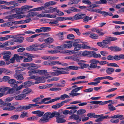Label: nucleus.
Wrapping results in <instances>:
<instances>
[{"instance_id": "nucleus-6", "label": "nucleus", "mask_w": 124, "mask_h": 124, "mask_svg": "<svg viewBox=\"0 0 124 124\" xmlns=\"http://www.w3.org/2000/svg\"><path fill=\"white\" fill-rule=\"evenodd\" d=\"M51 28L47 27H40L39 29L36 30L35 31L37 33L49 31L51 30Z\"/></svg>"}, {"instance_id": "nucleus-41", "label": "nucleus", "mask_w": 124, "mask_h": 124, "mask_svg": "<svg viewBox=\"0 0 124 124\" xmlns=\"http://www.w3.org/2000/svg\"><path fill=\"white\" fill-rule=\"evenodd\" d=\"M108 109L110 111H112L116 109L112 105V103H109L108 106Z\"/></svg>"}, {"instance_id": "nucleus-38", "label": "nucleus", "mask_w": 124, "mask_h": 124, "mask_svg": "<svg viewBox=\"0 0 124 124\" xmlns=\"http://www.w3.org/2000/svg\"><path fill=\"white\" fill-rule=\"evenodd\" d=\"M44 8V7L42 6L40 7L33 8L32 9H31V11H35L43 10H45Z\"/></svg>"}, {"instance_id": "nucleus-23", "label": "nucleus", "mask_w": 124, "mask_h": 124, "mask_svg": "<svg viewBox=\"0 0 124 124\" xmlns=\"http://www.w3.org/2000/svg\"><path fill=\"white\" fill-rule=\"evenodd\" d=\"M60 53L63 54H66L69 53L70 54H74L76 53L74 50L70 51V50H63L60 52Z\"/></svg>"}, {"instance_id": "nucleus-18", "label": "nucleus", "mask_w": 124, "mask_h": 124, "mask_svg": "<svg viewBox=\"0 0 124 124\" xmlns=\"http://www.w3.org/2000/svg\"><path fill=\"white\" fill-rule=\"evenodd\" d=\"M40 45L35 44L31 45V51H37L38 50H41L42 49L39 48Z\"/></svg>"}, {"instance_id": "nucleus-44", "label": "nucleus", "mask_w": 124, "mask_h": 124, "mask_svg": "<svg viewBox=\"0 0 124 124\" xmlns=\"http://www.w3.org/2000/svg\"><path fill=\"white\" fill-rule=\"evenodd\" d=\"M65 33V32H60L57 34V35L60 39L62 40L63 39V35Z\"/></svg>"}, {"instance_id": "nucleus-11", "label": "nucleus", "mask_w": 124, "mask_h": 124, "mask_svg": "<svg viewBox=\"0 0 124 124\" xmlns=\"http://www.w3.org/2000/svg\"><path fill=\"white\" fill-rule=\"evenodd\" d=\"M88 56L89 57L93 56L94 58H96L98 57H101V55L100 54H96L94 51H89Z\"/></svg>"}, {"instance_id": "nucleus-64", "label": "nucleus", "mask_w": 124, "mask_h": 124, "mask_svg": "<svg viewBox=\"0 0 124 124\" xmlns=\"http://www.w3.org/2000/svg\"><path fill=\"white\" fill-rule=\"evenodd\" d=\"M60 98H61L62 100H64L65 98H69L70 97L67 94H64L63 95H61Z\"/></svg>"}, {"instance_id": "nucleus-43", "label": "nucleus", "mask_w": 124, "mask_h": 124, "mask_svg": "<svg viewBox=\"0 0 124 124\" xmlns=\"http://www.w3.org/2000/svg\"><path fill=\"white\" fill-rule=\"evenodd\" d=\"M92 17H89L88 16H85L83 18V21L85 23H87L89 20H91L92 19Z\"/></svg>"}, {"instance_id": "nucleus-62", "label": "nucleus", "mask_w": 124, "mask_h": 124, "mask_svg": "<svg viewBox=\"0 0 124 124\" xmlns=\"http://www.w3.org/2000/svg\"><path fill=\"white\" fill-rule=\"evenodd\" d=\"M19 117V116L17 115H15L12 116L10 117V118L14 120H17Z\"/></svg>"}, {"instance_id": "nucleus-28", "label": "nucleus", "mask_w": 124, "mask_h": 124, "mask_svg": "<svg viewBox=\"0 0 124 124\" xmlns=\"http://www.w3.org/2000/svg\"><path fill=\"white\" fill-rule=\"evenodd\" d=\"M53 12L55 11H56L57 12V15L59 16H62L64 15L63 13L61 11H59V10L57 9V7L53 8Z\"/></svg>"}, {"instance_id": "nucleus-35", "label": "nucleus", "mask_w": 124, "mask_h": 124, "mask_svg": "<svg viewBox=\"0 0 124 124\" xmlns=\"http://www.w3.org/2000/svg\"><path fill=\"white\" fill-rule=\"evenodd\" d=\"M15 38L17 39V40L16 41L17 42L20 43L23 42L24 39V38L23 37H20L18 36H16V37Z\"/></svg>"}, {"instance_id": "nucleus-5", "label": "nucleus", "mask_w": 124, "mask_h": 124, "mask_svg": "<svg viewBox=\"0 0 124 124\" xmlns=\"http://www.w3.org/2000/svg\"><path fill=\"white\" fill-rule=\"evenodd\" d=\"M8 92L10 94L14 93V94H18L21 93V91L19 86L16 89L11 88L8 89Z\"/></svg>"}, {"instance_id": "nucleus-45", "label": "nucleus", "mask_w": 124, "mask_h": 124, "mask_svg": "<svg viewBox=\"0 0 124 124\" xmlns=\"http://www.w3.org/2000/svg\"><path fill=\"white\" fill-rule=\"evenodd\" d=\"M66 83V82L64 80H62L61 82V85H60L59 84H57L55 86H56L58 87H63L66 86L65 85V84Z\"/></svg>"}, {"instance_id": "nucleus-59", "label": "nucleus", "mask_w": 124, "mask_h": 124, "mask_svg": "<svg viewBox=\"0 0 124 124\" xmlns=\"http://www.w3.org/2000/svg\"><path fill=\"white\" fill-rule=\"evenodd\" d=\"M91 63L88 68V69L90 70L92 69H95L96 64H95L92 63Z\"/></svg>"}, {"instance_id": "nucleus-42", "label": "nucleus", "mask_w": 124, "mask_h": 124, "mask_svg": "<svg viewBox=\"0 0 124 124\" xmlns=\"http://www.w3.org/2000/svg\"><path fill=\"white\" fill-rule=\"evenodd\" d=\"M59 78L54 77L52 78H50L48 79L47 80V82H51L54 81H56L58 80L59 79Z\"/></svg>"}, {"instance_id": "nucleus-40", "label": "nucleus", "mask_w": 124, "mask_h": 124, "mask_svg": "<svg viewBox=\"0 0 124 124\" xmlns=\"http://www.w3.org/2000/svg\"><path fill=\"white\" fill-rule=\"evenodd\" d=\"M14 57H15V60H16L17 62H20V59H22L24 58L23 56H19V55L16 54L14 55Z\"/></svg>"}, {"instance_id": "nucleus-50", "label": "nucleus", "mask_w": 124, "mask_h": 124, "mask_svg": "<svg viewBox=\"0 0 124 124\" xmlns=\"http://www.w3.org/2000/svg\"><path fill=\"white\" fill-rule=\"evenodd\" d=\"M86 112V110L84 109H81L78 111L77 112V114L78 115H80L85 113Z\"/></svg>"}, {"instance_id": "nucleus-14", "label": "nucleus", "mask_w": 124, "mask_h": 124, "mask_svg": "<svg viewBox=\"0 0 124 124\" xmlns=\"http://www.w3.org/2000/svg\"><path fill=\"white\" fill-rule=\"evenodd\" d=\"M37 68L35 64L31 63V73H38L39 70L36 69Z\"/></svg>"}, {"instance_id": "nucleus-63", "label": "nucleus", "mask_w": 124, "mask_h": 124, "mask_svg": "<svg viewBox=\"0 0 124 124\" xmlns=\"http://www.w3.org/2000/svg\"><path fill=\"white\" fill-rule=\"evenodd\" d=\"M16 82V80L13 79H10L8 81V83L10 85L15 83Z\"/></svg>"}, {"instance_id": "nucleus-20", "label": "nucleus", "mask_w": 124, "mask_h": 124, "mask_svg": "<svg viewBox=\"0 0 124 124\" xmlns=\"http://www.w3.org/2000/svg\"><path fill=\"white\" fill-rule=\"evenodd\" d=\"M42 59L47 60H53L58 59V57H51L50 56H43L41 57Z\"/></svg>"}, {"instance_id": "nucleus-30", "label": "nucleus", "mask_w": 124, "mask_h": 124, "mask_svg": "<svg viewBox=\"0 0 124 124\" xmlns=\"http://www.w3.org/2000/svg\"><path fill=\"white\" fill-rule=\"evenodd\" d=\"M20 13H18L14 14V18L17 19H20L25 16V15H21Z\"/></svg>"}, {"instance_id": "nucleus-31", "label": "nucleus", "mask_w": 124, "mask_h": 124, "mask_svg": "<svg viewBox=\"0 0 124 124\" xmlns=\"http://www.w3.org/2000/svg\"><path fill=\"white\" fill-rule=\"evenodd\" d=\"M73 108L71 109V110L70 111V115L72 114L75 113L77 111L76 109H78V107L75 106H72Z\"/></svg>"}, {"instance_id": "nucleus-36", "label": "nucleus", "mask_w": 124, "mask_h": 124, "mask_svg": "<svg viewBox=\"0 0 124 124\" xmlns=\"http://www.w3.org/2000/svg\"><path fill=\"white\" fill-rule=\"evenodd\" d=\"M80 68V67L76 66H69V67H68L67 68H66V69H67L68 70V71L67 72V74H68V72L69 71V70L68 69L73 70H78ZM66 74H67V73Z\"/></svg>"}, {"instance_id": "nucleus-47", "label": "nucleus", "mask_w": 124, "mask_h": 124, "mask_svg": "<svg viewBox=\"0 0 124 124\" xmlns=\"http://www.w3.org/2000/svg\"><path fill=\"white\" fill-rule=\"evenodd\" d=\"M53 40L52 38L49 37L45 40L44 41L46 43H50L52 42Z\"/></svg>"}, {"instance_id": "nucleus-4", "label": "nucleus", "mask_w": 124, "mask_h": 124, "mask_svg": "<svg viewBox=\"0 0 124 124\" xmlns=\"http://www.w3.org/2000/svg\"><path fill=\"white\" fill-rule=\"evenodd\" d=\"M51 112H47L45 113L40 120V121L42 123H45L48 122L50 118Z\"/></svg>"}, {"instance_id": "nucleus-2", "label": "nucleus", "mask_w": 124, "mask_h": 124, "mask_svg": "<svg viewBox=\"0 0 124 124\" xmlns=\"http://www.w3.org/2000/svg\"><path fill=\"white\" fill-rule=\"evenodd\" d=\"M117 39L116 37H108L106 38L105 39L103 40L102 42H99L97 43L98 46L104 48H106L110 47L108 46V44L109 42L113 41L116 40Z\"/></svg>"}, {"instance_id": "nucleus-53", "label": "nucleus", "mask_w": 124, "mask_h": 124, "mask_svg": "<svg viewBox=\"0 0 124 124\" xmlns=\"http://www.w3.org/2000/svg\"><path fill=\"white\" fill-rule=\"evenodd\" d=\"M62 106V105L61 103H60L53 105L52 106V108H53L57 109L59 108Z\"/></svg>"}, {"instance_id": "nucleus-27", "label": "nucleus", "mask_w": 124, "mask_h": 124, "mask_svg": "<svg viewBox=\"0 0 124 124\" xmlns=\"http://www.w3.org/2000/svg\"><path fill=\"white\" fill-rule=\"evenodd\" d=\"M115 71V69L112 68L110 67L107 68L106 71V73L109 75L111 74Z\"/></svg>"}, {"instance_id": "nucleus-9", "label": "nucleus", "mask_w": 124, "mask_h": 124, "mask_svg": "<svg viewBox=\"0 0 124 124\" xmlns=\"http://www.w3.org/2000/svg\"><path fill=\"white\" fill-rule=\"evenodd\" d=\"M46 79L44 76L38 77L37 81H36L35 82H33L31 81V85H34L35 84H38L41 83L45 82V80Z\"/></svg>"}, {"instance_id": "nucleus-51", "label": "nucleus", "mask_w": 124, "mask_h": 124, "mask_svg": "<svg viewBox=\"0 0 124 124\" xmlns=\"http://www.w3.org/2000/svg\"><path fill=\"white\" fill-rule=\"evenodd\" d=\"M78 2V0H71L68 3V5H71L73 4H77Z\"/></svg>"}, {"instance_id": "nucleus-56", "label": "nucleus", "mask_w": 124, "mask_h": 124, "mask_svg": "<svg viewBox=\"0 0 124 124\" xmlns=\"http://www.w3.org/2000/svg\"><path fill=\"white\" fill-rule=\"evenodd\" d=\"M50 99V98H45L43 99L40 102L38 103H37L39 104H43L44 103V101H48Z\"/></svg>"}, {"instance_id": "nucleus-46", "label": "nucleus", "mask_w": 124, "mask_h": 124, "mask_svg": "<svg viewBox=\"0 0 124 124\" xmlns=\"http://www.w3.org/2000/svg\"><path fill=\"white\" fill-rule=\"evenodd\" d=\"M31 104H30L28 106H20V108L22 109L23 110H27L31 108Z\"/></svg>"}, {"instance_id": "nucleus-49", "label": "nucleus", "mask_w": 124, "mask_h": 124, "mask_svg": "<svg viewBox=\"0 0 124 124\" xmlns=\"http://www.w3.org/2000/svg\"><path fill=\"white\" fill-rule=\"evenodd\" d=\"M47 70H39L38 73L40 75H44L47 73Z\"/></svg>"}, {"instance_id": "nucleus-17", "label": "nucleus", "mask_w": 124, "mask_h": 124, "mask_svg": "<svg viewBox=\"0 0 124 124\" xmlns=\"http://www.w3.org/2000/svg\"><path fill=\"white\" fill-rule=\"evenodd\" d=\"M112 101V100H109L105 102H102L101 101H92L90 102V103L91 104H99L100 105H103L105 104V102H109L111 101Z\"/></svg>"}, {"instance_id": "nucleus-37", "label": "nucleus", "mask_w": 124, "mask_h": 124, "mask_svg": "<svg viewBox=\"0 0 124 124\" xmlns=\"http://www.w3.org/2000/svg\"><path fill=\"white\" fill-rule=\"evenodd\" d=\"M72 46V43L70 41L68 42L66 44L63 45V47L64 48H71Z\"/></svg>"}, {"instance_id": "nucleus-58", "label": "nucleus", "mask_w": 124, "mask_h": 124, "mask_svg": "<svg viewBox=\"0 0 124 124\" xmlns=\"http://www.w3.org/2000/svg\"><path fill=\"white\" fill-rule=\"evenodd\" d=\"M10 78L9 77L7 76H5L3 77L2 79L3 81L7 82L8 81Z\"/></svg>"}, {"instance_id": "nucleus-57", "label": "nucleus", "mask_w": 124, "mask_h": 124, "mask_svg": "<svg viewBox=\"0 0 124 124\" xmlns=\"http://www.w3.org/2000/svg\"><path fill=\"white\" fill-rule=\"evenodd\" d=\"M58 22L56 20H53V21L50 22H49V24H55V26H57L59 25V24L58 23Z\"/></svg>"}, {"instance_id": "nucleus-12", "label": "nucleus", "mask_w": 124, "mask_h": 124, "mask_svg": "<svg viewBox=\"0 0 124 124\" xmlns=\"http://www.w3.org/2000/svg\"><path fill=\"white\" fill-rule=\"evenodd\" d=\"M31 85V82L29 81H28L23 83L22 84L19 85V87L20 90L23 88L24 87L25 88L28 87H30Z\"/></svg>"}, {"instance_id": "nucleus-29", "label": "nucleus", "mask_w": 124, "mask_h": 124, "mask_svg": "<svg viewBox=\"0 0 124 124\" xmlns=\"http://www.w3.org/2000/svg\"><path fill=\"white\" fill-rule=\"evenodd\" d=\"M110 118H118L120 120H122L124 119V116L123 115L117 114L110 117Z\"/></svg>"}, {"instance_id": "nucleus-13", "label": "nucleus", "mask_w": 124, "mask_h": 124, "mask_svg": "<svg viewBox=\"0 0 124 124\" xmlns=\"http://www.w3.org/2000/svg\"><path fill=\"white\" fill-rule=\"evenodd\" d=\"M70 119H73L77 121L78 123H79L81 121L80 119L79 118V116L77 115H73L70 116Z\"/></svg>"}, {"instance_id": "nucleus-52", "label": "nucleus", "mask_w": 124, "mask_h": 124, "mask_svg": "<svg viewBox=\"0 0 124 124\" xmlns=\"http://www.w3.org/2000/svg\"><path fill=\"white\" fill-rule=\"evenodd\" d=\"M51 85L47 84L45 85L39 86V88L40 89L49 88L51 87Z\"/></svg>"}, {"instance_id": "nucleus-7", "label": "nucleus", "mask_w": 124, "mask_h": 124, "mask_svg": "<svg viewBox=\"0 0 124 124\" xmlns=\"http://www.w3.org/2000/svg\"><path fill=\"white\" fill-rule=\"evenodd\" d=\"M37 17H48L50 18H54L56 17V15H52L50 14H47L45 13H43L41 14H37Z\"/></svg>"}, {"instance_id": "nucleus-54", "label": "nucleus", "mask_w": 124, "mask_h": 124, "mask_svg": "<svg viewBox=\"0 0 124 124\" xmlns=\"http://www.w3.org/2000/svg\"><path fill=\"white\" fill-rule=\"evenodd\" d=\"M110 121L113 123L117 124L119 122V120L117 119L112 118L110 120Z\"/></svg>"}, {"instance_id": "nucleus-3", "label": "nucleus", "mask_w": 124, "mask_h": 124, "mask_svg": "<svg viewBox=\"0 0 124 124\" xmlns=\"http://www.w3.org/2000/svg\"><path fill=\"white\" fill-rule=\"evenodd\" d=\"M0 105L4 106L6 105V107L3 108V110H4L11 111L16 109V108L14 106H11V103H9L7 104L1 99H0Z\"/></svg>"}, {"instance_id": "nucleus-16", "label": "nucleus", "mask_w": 124, "mask_h": 124, "mask_svg": "<svg viewBox=\"0 0 124 124\" xmlns=\"http://www.w3.org/2000/svg\"><path fill=\"white\" fill-rule=\"evenodd\" d=\"M108 49L115 52H119L122 50V49L117 46H112L108 47Z\"/></svg>"}, {"instance_id": "nucleus-22", "label": "nucleus", "mask_w": 124, "mask_h": 124, "mask_svg": "<svg viewBox=\"0 0 124 124\" xmlns=\"http://www.w3.org/2000/svg\"><path fill=\"white\" fill-rule=\"evenodd\" d=\"M87 116L90 118H97L100 116V115H95L94 113H88L87 115Z\"/></svg>"}, {"instance_id": "nucleus-24", "label": "nucleus", "mask_w": 124, "mask_h": 124, "mask_svg": "<svg viewBox=\"0 0 124 124\" xmlns=\"http://www.w3.org/2000/svg\"><path fill=\"white\" fill-rule=\"evenodd\" d=\"M14 77L16 78L19 81L23 80L24 78L23 76L21 75H18V74L15 73L14 75Z\"/></svg>"}, {"instance_id": "nucleus-32", "label": "nucleus", "mask_w": 124, "mask_h": 124, "mask_svg": "<svg viewBox=\"0 0 124 124\" xmlns=\"http://www.w3.org/2000/svg\"><path fill=\"white\" fill-rule=\"evenodd\" d=\"M69 94L71 96L74 97L77 96L81 94V93H77L75 92L74 91L73 89L71 91L70 93H69Z\"/></svg>"}, {"instance_id": "nucleus-60", "label": "nucleus", "mask_w": 124, "mask_h": 124, "mask_svg": "<svg viewBox=\"0 0 124 124\" xmlns=\"http://www.w3.org/2000/svg\"><path fill=\"white\" fill-rule=\"evenodd\" d=\"M89 62L90 63H92L95 64H96L99 63V61L96 59H92Z\"/></svg>"}, {"instance_id": "nucleus-34", "label": "nucleus", "mask_w": 124, "mask_h": 124, "mask_svg": "<svg viewBox=\"0 0 124 124\" xmlns=\"http://www.w3.org/2000/svg\"><path fill=\"white\" fill-rule=\"evenodd\" d=\"M89 37L93 39H97L99 38V36L98 35L94 33H91L89 36Z\"/></svg>"}, {"instance_id": "nucleus-39", "label": "nucleus", "mask_w": 124, "mask_h": 124, "mask_svg": "<svg viewBox=\"0 0 124 124\" xmlns=\"http://www.w3.org/2000/svg\"><path fill=\"white\" fill-rule=\"evenodd\" d=\"M66 120L64 119L61 118L60 116L57 117L56 119V122L59 123H65Z\"/></svg>"}, {"instance_id": "nucleus-48", "label": "nucleus", "mask_w": 124, "mask_h": 124, "mask_svg": "<svg viewBox=\"0 0 124 124\" xmlns=\"http://www.w3.org/2000/svg\"><path fill=\"white\" fill-rule=\"evenodd\" d=\"M70 30L71 31H74L76 32L77 34L80 36V35L81 33L79 32V29L78 28H71L70 29Z\"/></svg>"}, {"instance_id": "nucleus-1", "label": "nucleus", "mask_w": 124, "mask_h": 124, "mask_svg": "<svg viewBox=\"0 0 124 124\" xmlns=\"http://www.w3.org/2000/svg\"><path fill=\"white\" fill-rule=\"evenodd\" d=\"M57 69L59 70H54V72L50 73L48 72L47 71V73L45 75L44 77L45 79H46L51 77V76L49 74L53 76H58L61 74L67 73L68 70L67 69L62 68H59Z\"/></svg>"}, {"instance_id": "nucleus-25", "label": "nucleus", "mask_w": 124, "mask_h": 124, "mask_svg": "<svg viewBox=\"0 0 124 124\" xmlns=\"http://www.w3.org/2000/svg\"><path fill=\"white\" fill-rule=\"evenodd\" d=\"M60 115V113L59 112L54 111L52 113H51L50 118H52L54 117H56V118L57 119V117H58Z\"/></svg>"}, {"instance_id": "nucleus-8", "label": "nucleus", "mask_w": 124, "mask_h": 124, "mask_svg": "<svg viewBox=\"0 0 124 124\" xmlns=\"http://www.w3.org/2000/svg\"><path fill=\"white\" fill-rule=\"evenodd\" d=\"M19 12L21 14L24 13V11H27L31 8V6L24 5L22 7L20 8H19Z\"/></svg>"}, {"instance_id": "nucleus-19", "label": "nucleus", "mask_w": 124, "mask_h": 124, "mask_svg": "<svg viewBox=\"0 0 124 124\" xmlns=\"http://www.w3.org/2000/svg\"><path fill=\"white\" fill-rule=\"evenodd\" d=\"M59 64L61 65H64L65 64L63 63H61L59 61H52L49 62V65L53 66L55 65L56 64Z\"/></svg>"}, {"instance_id": "nucleus-55", "label": "nucleus", "mask_w": 124, "mask_h": 124, "mask_svg": "<svg viewBox=\"0 0 124 124\" xmlns=\"http://www.w3.org/2000/svg\"><path fill=\"white\" fill-rule=\"evenodd\" d=\"M9 88H10L9 87H2L0 88V91L2 92H5Z\"/></svg>"}, {"instance_id": "nucleus-33", "label": "nucleus", "mask_w": 124, "mask_h": 124, "mask_svg": "<svg viewBox=\"0 0 124 124\" xmlns=\"http://www.w3.org/2000/svg\"><path fill=\"white\" fill-rule=\"evenodd\" d=\"M49 9L47 10H44L42 12L43 13L50 14L53 13V8L52 7H50L48 8Z\"/></svg>"}, {"instance_id": "nucleus-61", "label": "nucleus", "mask_w": 124, "mask_h": 124, "mask_svg": "<svg viewBox=\"0 0 124 124\" xmlns=\"http://www.w3.org/2000/svg\"><path fill=\"white\" fill-rule=\"evenodd\" d=\"M108 66L111 67H119V66L116 63H109Z\"/></svg>"}, {"instance_id": "nucleus-10", "label": "nucleus", "mask_w": 124, "mask_h": 124, "mask_svg": "<svg viewBox=\"0 0 124 124\" xmlns=\"http://www.w3.org/2000/svg\"><path fill=\"white\" fill-rule=\"evenodd\" d=\"M85 16V14L79 13L75 15L74 16L72 17L73 20H75L83 19Z\"/></svg>"}, {"instance_id": "nucleus-21", "label": "nucleus", "mask_w": 124, "mask_h": 124, "mask_svg": "<svg viewBox=\"0 0 124 124\" xmlns=\"http://www.w3.org/2000/svg\"><path fill=\"white\" fill-rule=\"evenodd\" d=\"M13 5V6H12V7H13V8L18 6V4L16 3V1H11L8 2L6 1V5L11 6Z\"/></svg>"}, {"instance_id": "nucleus-15", "label": "nucleus", "mask_w": 124, "mask_h": 124, "mask_svg": "<svg viewBox=\"0 0 124 124\" xmlns=\"http://www.w3.org/2000/svg\"><path fill=\"white\" fill-rule=\"evenodd\" d=\"M73 46L75 47L74 48V51H78L82 48L81 44H78L77 42L73 43Z\"/></svg>"}, {"instance_id": "nucleus-26", "label": "nucleus", "mask_w": 124, "mask_h": 124, "mask_svg": "<svg viewBox=\"0 0 124 124\" xmlns=\"http://www.w3.org/2000/svg\"><path fill=\"white\" fill-rule=\"evenodd\" d=\"M26 96V95L25 94H20L15 97V99L17 100H22Z\"/></svg>"}]
</instances>
